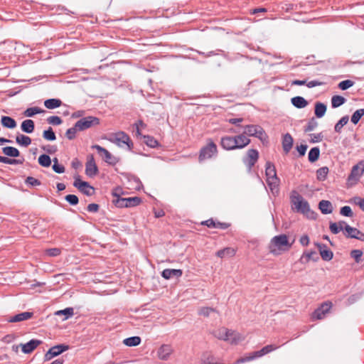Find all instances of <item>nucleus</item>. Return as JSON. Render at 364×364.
Returning a JSON list of instances; mask_svg holds the SVG:
<instances>
[{
    "label": "nucleus",
    "mask_w": 364,
    "mask_h": 364,
    "mask_svg": "<svg viewBox=\"0 0 364 364\" xmlns=\"http://www.w3.org/2000/svg\"><path fill=\"white\" fill-rule=\"evenodd\" d=\"M61 251L59 248H50L46 250V254L50 257H56L60 254Z\"/></svg>",
    "instance_id": "69168bd1"
},
{
    "label": "nucleus",
    "mask_w": 364,
    "mask_h": 364,
    "mask_svg": "<svg viewBox=\"0 0 364 364\" xmlns=\"http://www.w3.org/2000/svg\"><path fill=\"white\" fill-rule=\"evenodd\" d=\"M350 257L355 259L357 263L361 260L363 252L360 250H353L350 253Z\"/></svg>",
    "instance_id": "6e6d98bb"
},
{
    "label": "nucleus",
    "mask_w": 364,
    "mask_h": 364,
    "mask_svg": "<svg viewBox=\"0 0 364 364\" xmlns=\"http://www.w3.org/2000/svg\"><path fill=\"white\" fill-rule=\"evenodd\" d=\"M41 149L45 151L46 153L53 154H55L57 151V146L55 145H46L43 146Z\"/></svg>",
    "instance_id": "e2e57ef3"
},
{
    "label": "nucleus",
    "mask_w": 364,
    "mask_h": 364,
    "mask_svg": "<svg viewBox=\"0 0 364 364\" xmlns=\"http://www.w3.org/2000/svg\"><path fill=\"white\" fill-rule=\"evenodd\" d=\"M38 161V164L43 167H49L52 162L50 157L47 154H41Z\"/></svg>",
    "instance_id": "c03bdc74"
},
{
    "label": "nucleus",
    "mask_w": 364,
    "mask_h": 364,
    "mask_svg": "<svg viewBox=\"0 0 364 364\" xmlns=\"http://www.w3.org/2000/svg\"><path fill=\"white\" fill-rule=\"evenodd\" d=\"M217 145L211 139H209L208 144L200 149L198 156V161L199 162H202L206 159H209L215 156H217Z\"/></svg>",
    "instance_id": "39448f33"
},
{
    "label": "nucleus",
    "mask_w": 364,
    "mask_h": 364,
    "mask_svg": "<svg viewBox=\"0 0 364 364\" xmlns=\"http://www.w3.org/2000/svg\"><path fill=\"white\" fill-rule=\"evenodd\" d=\"M33 314L32 312H22L21 314H16L14 316L10 317L8 319V321L10 323H16V322H20L22 321H26L29 318H31L33 316Z\"/></svg>",
    "instance_id": "412c9836"
},
{
    "label": "nucleus",
    "mask_w": 364,
    "mask_h": 364,
    "mask_svg": "<svg viewBox=\"0 0 364 364\" xmlns=\"http://www.w3.org/2000/svg\"><path fill=\"white\" fill-rule=\"evenodd\" d=\"M183 271L176 269H165L161 272V277L165 279H169L172 277L179 278L182 276Z\"/></svg>",
    "instance_id": "aec40b11"
},
{
    "label": "nucleus",
    "mask_w": 364,
    "mask_h": 364,
    "mask_svg": "<svg viewBox=\"0 0 364 364\" xmlns=\"http://www.w3.org/2000/svg\"><path fill=\"white\" fill-rule=\"evenodd\" d=\"M234 136H225L221 138L220 145L225 150L237 149Z\"/></svg>",
    "instance_id": "f3484780"
},
{
    "label": "nucleus",
    "mask_w": 364,
    "mask_h": 364,
    "mask_svg": "<svg viewBox=\"0 0 364 364\" xmlns=\"http://www.w3.org/2000/svg\"><path fill=\"white\" fill-rule=\"evenodd\" d=\"M215 336L220 340L230 341L232 344H237L240 340L238 334L225 328H220L215 331Z\"/></svg>",
    "instance_id": "0eeeda50"
},
{
    "label": "nucleus",
    "mask_w": 364,
    "mask_h": 364,
    "mask_svg": "<svg viewBox=\"0 0 364 364\" xmlns=\"http://www.w3.org/2000/svg\"><path fill=\"white\" fill-rule=\"evenodd\" d=\"M360 230L350 225L345 226V232L343 233L347 238L355 239Z\"/></svg>",
    "instance_id": "72a5a7b5"
},
{
    "label": "nucleus",
    "mask_w": 364,
    "mask_h": 364,
    "mask_svg": "<svg viewBox=\"0 0 364 364\" xmlns=\"http://www.w3.org/2000/svg\"><path fill=\"white\" fill-rule=\"evenodd\" d=\"M100 209V205L97 203H90L87 207V210L90 213H97Z\"/></svg>",
    "instance_id": "338daca9"
},
{
    "label": "nucleus",
    "mask_w": 364,
    "mask_h": 364,
    "mask_svg": "<svg viewBox=\"0 0 364 364\" xmlns=\"http://www.w3.org/2000/svg\"><path fill=\"white\" fill-rule=\"evenodd\" d=\"M318 208L324 215L330 214L333 212V206L329 200H321L318 203Z\"/></svg>",
    "instance_id": "393cba45"
},
{
    "label": "nucleus",
    "mask_w": 364,
    "mask_h": 364,
    "mask_svg": "<svg viewBox=\"0 0 364 364\" xmlns=\"http://www.w3.org/2000/svg\"><path fill=\"white\" fill-rule=\"evenodd\" d=\"M364 173V160L360 161L358 164L354 165L350 171V174L347 178V183L349 186L355 185L360 178Z\"/></svg>",
    "instance_id": "20e7f679"
},
{
    "label": "nucleus",
    "mask_w": 364,
    "mask_h": 364,
    "mask_svg": "<svg viewBox=\"0 0 364 364\" xmlns=\"http://www.w3.org/2000/svg\"><path fill=\"white\" fill-rule=\"evenodd\" d=\"M208 360V361H209L210 363H213L215 361V357L214 355L212 354L211 352H205L203 353L202 355V358H201V363L203 364V361L205 360Z\"/></svg>",
    "instance_id": "680f3d73"
},
{
    "label": "nucleus",
    "mask_w": 364,
    "mask_h": 364,
    "mask_svg": "<svg viewBox=\"0 0 364 364\" xmlns=\"http://www.w3.org/2000/svg\"><path fill=\"white\" fill-rule=\"evenodd\" d=\"M21 130L27 134H31L34 131L35 124L32 119H26L21 124Z\"/></svg>",
    "instance_id": "a878e982"
},
{
    "label": "nucleus",
    "mask_w": 364,
    "mask_h": 364,
    "mask_svg": "<svg viewBox=\"0 0 364 364\" xmlns=\"http://www.w3.org/2000/svg\"><path fill=\"white\" fill-rule=\"evenodd\" d=\"M98 168L95 162L93 156L91 155L85 164V173L89 177H93L98 173Z\"/></svg>",
    "instance_id": "dca6fc26"
},
{
    "label": "nucleus",
    "mask_w": 364,
    "mask_h": 364,
    "mask_svg": "<svg viewBox=\"0 0 364 364\" xmlns=\"http://www.w3.org/2000/svg\"><path fill=\"white\" fill-rule=\"evenodd\" d=\"M79 132L85 131L100 124V119L93 116H87L81 118L75 122Z\"/></svg>",
    "instance_id": "6e6552de"
},
{
    "label": "nucleus",
    "mask_w": 364,
    "mask_h": 364,
    "mask_svg": "<svg viewBox=\"0 0 364 364\" xmlns=\"http://www.w3.org/2000/svg\"><path fill=\"white\" fill-rule=\"evenodd\" d=\"M318 259L319 257H318L316 252L311 250L310 252H304L299 261L301 263H308L310 260L316 262Z\"/></svg>",
    "instance_id": "4be33fe9"
},
{
    "label": "nucleus",
    "mask_w": 364,
    "mask_h": 364,
    "mask_svg": "<svg viewBox=\"0 0 364 364\" xmlns=\"http://www.w3.org/2000/svg\"><path fill=\"white\" fill-rule=\"evenodd\" d=\"M62 105V101L59 99L52 98L46 100L44 102V105L47 109H53L57 107H60Z\"/></svg>",
    "instance_id": "7c9ffc66"
},
{
    "label": "nucleus",
    "mask_w": 364,
    "mask_h": 364,
    "mask_svg": "<svg viewBox=\"0 0 364 364\" xmlns=\"http://www.w3.org/2000/svg\"><path fill=\"white\" fill-rule=\"evenodd\" d=\"M318 126V122L314 119V117H312L309 119L307 125L304 128L305 132H309L313 131L316 127Z\"/></svg>",
    "instance_id": "3c124183"
},
{
    "label": "nucleus",
    "mask_w": 364,
    "mask_h": 364,
    "mask_svg": "<svg viewBox=\"0 0 364 364\" xmlns=\"http://www.w3.org/2000/svg\"><path fill=\"white\" fill-rule=\"evenodd\" d=\"M172 353L173 348L170 345L163 344L158 349L157 355L160 360H167Z\"/></svg>",
    "instance_id": "a211bd4d"
},
{
    "label": "nucleus",
    "mask_w": 364,
    "mask_h": 364,
    "mask_svg": "<svg viewBox=\"0 0 364 364\" xmlns=\"http://www.w3.org/2000/svg\"><path fill=\"white\" fill-rule=\"evenodd\" d=\"M235 144L237 149H242L250 143V139L247 138L244 133L235 136Z\"/></svg>",
    "instance_id": "b1692460"
},
{
    "label": "nucleus",
    "mask_w": 364,
    "mask_h": 364,
    "mask_svg": "<svg viewBox=\"0 0 364 364\" xmlns=\"http://www.w3.org/2000/svg\"><path fill=\"white\" fill-rule=\"evenodd\" d=\"M1 124L4 127L9 129H14L17 125L16 120L9 116H2Z\"/></svg>",
    "instance_id": "cd10ccee"
},
{
    "label": "nucleus",
    "mask_w": 364,
    "mask_h": 364,
    "mask_svg": "<svg viewBox=\"0 0 364 364\" xmlns=\"http://www.w3.org/2000/svg\"><path fill=\"white\" fill-rule=\"evenodd\" d=\"M113 141L119 146L125 144L128 146V149L131 150L133 147V143L130 139V137L124 132H119L114 134Z\"/></svg>",
    "instance_id": "4468645a"
},
{
    "label": "nucleus",
    "mask_w": 364,
    "mask_h": 364,
    "mask_svg": "<svg viewBox=\"0 0 364 364\" xmlns=\"http://www.w3.org/2000/svg\"><path fill=\"white\" fill-rule=\"evenodd\" d=\"M143 142L151 148H156L160 146L159 142L152 136H143Z\"/></svg>",
    "instance_id": "2f4dec72"
},
{
    "label": "nucleus",
    "mask_w": 364,
    "mask_h": 364,
    "mask_svg": "<svg viewBox=\"0 0 364 364\" xmlns=\"http://www.w3.org/2000/svg\"><path fill=\"white\" fill-rule=\"evenodd\" d=\"M235 252H236V251L234 248L225 247V248L218 250L216 252V255L220 258H223L226 256L233 257L235 255Z\"/></svg>",
    "instance_id": "473e14b6"
},
{
    "label": "nucleus",
    "mask_w": 364,
    "mask_h": 364,
    "mask_svg": "<svg viewBox=\"0 0 364 364\" xmlns=\"http://www.w3.org/2000/svg\"><path fill=\"white\" fill-rule=\"evenodd\" d=\"M216 310L211 307H201L198 310V314L205 317L209 316L210 313L215 312Z\"/></svg>",
    "instance_id": "5fc2aeb1"
},
{
    "label": "nucleus",
    "mask_w": 364,
    "mask_h": 364,
    "mask_svg": "<svg viewBox=\"0 0 364 364\" xmlns=\"http://www.w3.org/2000/svg\"><path fill=\"white\" fill-rule=\"evenodd\" d=\"M291 203L296 212L306 215L307 218L316 219V213L310 209L309 204L297 191H293L291 195Z\"/></svg>",
    "instance_id": "f257e3e1"
},
{
    "label": "nucleus",
    "mask_w": 364,
    "mask_h": 364,
    "mask_svg": "<svg viewBox=\"0 0 364 364\" xmlns=\"http://www.w3.org/2000/svg\"><path fill=\"white\" fill-rule=\"evenodd\" d=\"M73 186L77 188L82 193L92 196L95 193V189L88 182L83 181L80 178V176L75 177Z\"/></svg>",
    "instance_id": "9d476101"
},
{
    "label": "nucleus",
    "mask_w": 364,
    "mask_h": 364,
    "mask_svg": "<svg viewBox=\"0 0 364 364\" xmlns=\"http://www.w3.org/2000/svg\"><path fill=\"white\" fill-rule=\"evenodd\" d=\"M262 356H263V354H262L261 350L251 352L248 354L247 356L242 357L237 360V363L248 362Z\"/></svg>",
    "instance_id": "c85d7f7f"
},
{
    "label": "nucleus",
    "mask_w": 364,
    "mask_h": 364,
    "mask_svg": "<svg viewBox=\"0 0 364 364\" xmlns=\"http://www.w3.org/2000/svg\"><path fill=\"white\" fill-rule=\"evenodd\" d=\"M327 109L326 105L321 102H316L315 103L314 114L316 117L321 118L324 116Z\"/></svg>",
    "instance_id": "bb28decb"
},
{
    "label": "nucleus",
    "mask_w": 364,
    "mask_h": 364,
    "mask_svg": "<svg viewBox=\"0 0 364 364\" xmlns=\"http://www.w3.org/2000/svg\"><path fill=\"white\" fill-rule=\"evenodd\" d=\"M43 137L48 141H55L56 139L55 134L50 127L43 131Z\"/></svg>",
    "instance_id": "de8ad7c7"
},
{
    "label": "nucleus",
    "mask_w": 364,
    "mask_h": 364,
    "mask_svg": "<svg viewBox=\"0 0 364 364\" xmlns=\"http://www.w3.org/2000/svg\"><path fill=\"white\" fill-rule=\"evenodd\" d=\"M346 100L344 97L341 95H333L331 98V106L333 108H336L343 105Z\"/></svg>",
    "instance_id": "58836bf2"
},
{
    "label": "nucleus",
    "mask_w": 364,
    "mask_h": 364,
    "mask_svg": "<svg viewBox=\"0 0 364 364\" xmlns=\"http://www.w3.org/2000/svg\"><path fill=\"white\" fill-rule=\"evenodd\" d=\"M244 128L245 130L243 133L245 135H247L249 136H255L258 138L262 141H265L267 138L264 129L259 125L250 124L245 126Z\"/></svg>",
    "instance_id": "423d86ee"
},
{
    "label": "nucleus",
    "mask_w": 364,
    "mask_h": 364,
    "mask_svg": "<svg viewBox=\"0 0 364 364\" xmlns=\"http://www.w3.org/2000/svg\"><path fill=\"white\" fill-rule=\"evenodd\" d=\"M77 132H79L78 128L76 127V124H75L73 127L67 129V131L65 132V136L67 137L68 139L73 140V139H75L76 133Z\"/></svg>",
    "instance_id": "09e8293b"
},
{
    "label": "nucleus",
    "mask_w": 364,
    "mask_h": 364,
    "mask_svg": "<svg viewBox=\"0 0 364 364\" xmlns=\"http://www.w3.org/2000/svg\"><path fill=\"white\" fill-rule=\"evenodd\" d=\"M112 203L117 208H126V198L118 197V198H114L112 200Z\"/></svg>",
    "instance_id": "bf43d9fd"
},
{
    "label": "nucleus",
    "mask_w": 364,
    "mask_h": 364,
    "mask_svg": "<svg viewBox=\"0 0 364 364\" xmlns=\"http://www.w3.org/2000/svg\"><path fill=\"white\" fill-rule=\"evenodd\" d=\"M315 245L318 247L320 255L323 260L330 261L332 259L333 257V253L330 249L327 248V246L326 245L316 242Z\"/></svg>",
    "instance_id": "2eb2a0df"
},
{
    "label": "nucleus",
    "mask_w": 364,
    "mask_h": 364,
    "mask_svg": "<svg viewBox=\"0 0 364 364\" xmlns=\"http://www.w3.org/2000/svg\"><path fill=\"white\" fill-rule=\"evenodd\" d=\"M16 141L21 146H28L31 144V139L23 134H19L16 138Z\"/></svg>",
    "instance_id": "e433bc0d"
},
{
    "label": "nucleus",
    "mask_w": 364,
    "mask_h": 364,
    "mask_svg": "<svg viewBox=\"0 0 364 364\" xmlns=\"http://www.w3.org/2000/svg\"><path fill=\"white\" fill-rule=\"evenodd\" d=\"M92 149H96L102 159L109 165L114 166L119 161L117 157L113 156L109 151L98 144L92 145Z\"/></svg>",
    "instance_id": "1a4fd4ad"
},
{
    "label": "nucleus",
    "mask_w": 364,
    "mask_h": 364,
    "mask_svg": "<svg viewBox=\"0 0 364 364\" xmlns=\"http://www.w3.org/2000/svg\"><path fill=\"white\" fill-rule=\"evenodd\" d=\"M47 122L48 124H50L52 125H60L62 124L63 120L58 116H50L48 117Z\"/></svg>",
    "instance_id": "4d7b16f0"
},
{
    "label": "nucleus",
    "mask_w": 364,
    "mask_h": 364,
    "mask_svg": "<svg viewBox=\"0 0 364 364\" xmlns=\"http://www.w3.org/2000/svg\"><path fill=\"white\" fill-rule=\"evenodd\" d=\"M124 344L127 346L132 347L136 346L140 344L141 338L139 336H132L125 338L123 341Z\"/></svg>",
    "instance_id": "a19ab883"
},
{
    "label": "nucleus",
    "mask_w": 364,
    "mask_h": 364,
    "mask_svg": "<svg viewBox=\"0 0 364 364\" xmlns=\"http://www.w3.org/2000/svg\"><path fill=\"white\" fill-rule=\"evenodd\" d=\"M65 200L71 205H76L79 203L78 197L73 194L67 195Z\"/></svg>",
    "instance_id": "864d4df0"
},
{
    "label": "nucleus",
    "mask_w": 364,
    "mask_h": 364,
    "mask_svg": "<svg viewBox=\"0 0 364 364\" xmlns=\"http://www.w3.org/2000/svg\"><path fill=\"white\" fill-rule=\"evenodd\" d=\"M329 229L330 231L334 235L338 234L340 231L342 230V228H339L338 224L333 222L330 223Z\"/></svg>",
    "instance_id": "0e129e2a"
},
{
    "label": "nucleus",
    "mask_w": 364,
    "mask_h": 364,
    "mask_svg": "<svg viewBox=\"0 0 364 364\" xmlns=\"http://www.w3.org/2000/svg\"><path fill=\"white\" fill-rule=\"evenodd\" d=\"M328 168L327 166H323L316 171V178L319 181H323L326 180L328 173Z\"/></svg>",
    "instance_id": "ea45409f"
},
{
    "label": "nucleus",
    "mask_w": 364,
    "mask_h": 364,
    "mask_svg": "<svg viewBox=\"0 0 364 364\" xmlns=\"http://www.w3.org/2000/svg\"><path fill=\"white\" fill-rule=\"evenodd\" d=\"M294 241L295 240H293L291 242H289L285 234L276 235L270 241L269 251L275 255H279V251L289 250Z\"/></svg>",
    "instance_id": "f03ea898"
},
{
    "label": "nucleus",
    "mask_w": 364,
    "mask_h": 364,
    "mask_svg": "<svg viewBox=\"0 0 364 364\" xmlns=\"http://www.w3.org/2000/svg\"><path fill=\"white\" fill-rule=\"evenodd\" d=\"M291 104L296 108L301 109L308 105V102L303 97L296 96L291 100Z\"/></svg>",
    "instance_id": "c756f323"
},
{
    "label": "nucleus",
    "mask_w": 364,
    "mask_h": 364,
    "mask_svg": "<svg viewBox=\"0 0 364 364\" xmlns=\"http://www.w3.org/2000/svg\"><path fill=\"white\" fill-rule=\"evenodd\" d=\"M349 120L348 115L343 116L335 125L334 130L337 133H340L343 127L345 126Z\"/></svg>",
    "instance_id": "a18cd8bd"
},
{
    "label": "nucleus",
    "mask_w": 364,
    "mask_h": 364,
    "mask_svg": "<svg viewBox=\"0 0 364 364\" xmlns=\"http://www.w3.org/2000/svg\"><path fill=\"white\" fill-rule=\"evenodd\" d=\"M73 314H74V310L71 307H68V308H65V309H63V310L57 311L55 313V315H56V316H61V315L65 316V317H64V318H63V320H66V319L69 318L70 317L73 316Z\"/></svg>",
    "instance_id": "37998d69"
},
{
    "label": "nucleus",
    "mask_w": 364,
    "mask_h": 364,
    "mask_svg": "<svg viewBox=\"0 0 364 364\" xmlns=\"http://www.w3.org/2000/svg\"><path fill=\"white\" fill-rule=\"evenodd\" d=\"M354 201L355 203L358 205L363 211H364V198L355 197L354 198Z\"/></svg>",
    "instance_id": "774afa93"
},
{
    "label": "nucleus",
    "mask_w": 364,
    "mask_h": 364,
    "mask_svg": "<svg viewBox=\"0 0 364 364\" xmlns=\"http://www.w3.org/2000/svg\"><path fill=\"white\" fill-rule=\"evenodd\" d=\"M2 152L10 157H18L20 156V151L13 146H5L2 148Z\"/></svg>",
    "instance_id": "f704fd0d"
},
{
    "label": "nucleus",
    "mask_w": 364,
    "mask_h": 364,
    "mask_svg": "<svg viewBox=\"0 0 364 364\" xmlns=\"http://www.w3.org/2000/svg\"><path fill=\"white\" fill-rule=\"evenodd\" d=\"M44 112L45 111L43 109H41L40 107H29V108L26 109L23 112V115L27 117H33L35 114H41Z\"/></svg>",
    "instance_id": "4c0bfd02"
},
{
    "label": "nucleus",
    "mask_w": 364,
    "mask_h": 364,
    "mask_svg": "<svg viewBox=\"0 0 364 364\" xmlns=\"http://www.w3.org/2000/svg\"><path fill=\"white\" fill-rule=\"evenodd\" d=\"M259 159V152L255 149H249L246 156L243 159L244 164L247 166L248 170L251 171L252 166L257 163Z\"/></svg>",
    "instance_id": "ddd939ff"
},
{
    "label": "nucleus",
    "mask_w": 364,
    "mask_h": 364,
    "mask_svg": "<svg viewBox=\"0 0 364 364\" xmlns=\"http://www.w3.org/2000/svg\"><path fill=\"white\" fill-rule=\"evenodd\" d=\"M278 348H279V346H277L276 345H273V344L267 345L261 349V352H262V354H263V355H264L277 349Z\"/></svg>",
    "instance_id": "052dcab7"
},
{
    "label": "nucleus",
    "mask_w": 364,
    "mask_h": 364,
    "mask_svg": "<svg viewBox=\"0 0 364 364\" xmlns=\"http://www.w3.org/2000/svg\"><path fill=\"white\" fill-rule=\"evenodd\" d=\"M41 341L32 339L25 344H21L23 353L28 354L33 352L41 343Z\"/></svg>",
    "instance_id": "6ab92c4d"
},
{
    "label": "nucleus",
    "mask_w": 364,
    "mask_h": 364,
    "mask_svg": "<svg viewBox=\"0 0 364 364\" xmlns=\"http://www.w3.org/2000/svg\"><path fill=\"white\" fill-rule=\"evenodd\" d=\"M354 85V82L350 80H346L338 83V88L341 90H346Z\"/></svg>",
    "instance_id": "8fccbe9b"
},
{
    "label": "nucleus",
    "mask_w": 364,
    "mask_h": 364,
    "mask_svg": "<svg viewBox=\"0 0 364 364\" xmlns=\"http://www.w3.org/2000/svg\"><path fill=\"white\" fill-rule=\"evenodd\" d=\"M293 138L290 134L287 133L286 134L284 135L282 140V147L285 154H288L291 149L293 146Z\"/></svg>",
    "instance_id": "5701e85b"
},
{
    "label": "nucleus",
    "mask_w": 364,
    "mask_h": 364,
    "mask_svg": "<svg viewBox=\"0 0 364 364\" xmlns=\"http://www.w3.org/2000/svg\"><path fill=\"white\" fill-rule=\"evenodd\" d=\"M126 198V208L135 207L141 203V198L138 196L125 198Z\"/></svg>",
    "instance_id": "79ce46f5"
},
{
    "label": "nucleus",
    "mask_w": 364,
    "mask_h": 364,
    "mask_svg": "<svg viewBox=\"0 0 364 364\" xmlns=\"http://www.w3.org/2000/svg\"><path fill=\"white\" fill-rule=\"evenodd\" d=\"M332 307V303L331 301L323 302L318 307L311 315L312 319L321 320L323 318L325 315L329 312Z\"/></svg>",
    "instance_id": "9b49d317"
},
{
    "label": "nucleus",
    "mask_w": 364,
    "mask_h": 364,
    "mask_svg": "<svg viewBox=\"0 0 364 364\" xmlns=\"http://www.w3.org/2000/svg\"><path fill=\"white\" fill-rule=\"evenodd\" d=\"M25 183L27 186H33V187L38 186L41 185V181H39L38 179L35 178L34 177H32V176H28L25 179Z\"/></svg>",
    "instance_id": "603ef678"
},
{
    "label": "nucleus",
    "mask_w": 364,
    "mask_h": 364,
    "mask_svg": "<svg viewBox=\"0 0 364 364\" xmlns=\"http://www.w3.org/2000/svg\"><path fill=\"white\" fill-rule=\"evenodd\" d=\"M341 215L346 217H353V213L350 206L346 205L341 208L340 210Z\"/></svg>",
    "instance_id": "13d9d810"
},
{
    "label": "nucleus",
    "mask_w": 364,
    "mask_h": 364,
    "mask_svg": "<svg viewBox=\"0 0 364 364\" xmlns=\"http://www.w3.org/2000/svg\"><path fill=\"white\" fill-rule=\"evenodd\" d=\"M364 115V109L356 110L351 116L350 121L353 124H357L361 117Z\"/></svg>",
    "instance_id": "49530a36"
},
{
    "label": "nucleus",
    "mask_w": 364,
    "mask_h": 364,
    "mask_svg": "<svg viewBox=\"0 0 364 364\" xmlns=\"http://www.w3.org/2000/svg\"><path fill=\"white\" fill-rule=\"evenodd\" d=\"M265 174L267 176V183L271 191L279 192V178L277 176V171L274 165L267 161L265 164Z\"/></svg>",
    "instance_id": "7ed1b4c3"
},
{
    "label": "nucleus",
    "mask_w": 364,
    "mask_h": 364,
    "mask_svg": "<svg viewBox=\"0 0 364 364\" xmlns=\"http://www.w3.org/2000/svg\"><path fill=\"white\" fill-rule=\"evenodd\" d=\"M320 156V149L318 147H313L310 149L308 159L311 163H314L316 161Z\"/></svg>",
    "instance_id": "c9c22d12"
},
{
    "label": "nucleus",
    "mask_w": 364,
    "mask_h": 364,
    "mask_svg": "<svg viewBox=\"0 0 364 364\" xmlns=\"http://www.w3.org/2000/svg\"><path fill=\"white\" fill-rule=\"evenodd\" d=\"M70 348L68 345L59 344L51 347L45 354V360H50Z\"/></svg>",
    "instance_id": "f8f14e48"
}]
</instances>
